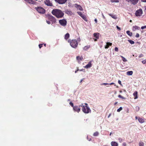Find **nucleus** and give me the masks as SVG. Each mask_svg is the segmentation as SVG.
Instances as JSON below:
<instances>
[{"mask_svg": "<svg viewBox=\"0 0 146 146\" xmlns=\"http://www.w3.org/2000/svg\"><path fill=\"white\" fill-rule=\"evenodd\" d=\"M133 95L135 97V99H136L137 98V91L135 92L133 94Z\"/></svg>", "mask_w": 146, "mask_h": 146, "instance_id": "21", "label": "nucleus"}, {"mask_svg": "<svg viewBox=\"0 0 146 146\" xmlns=\"http://www.w3.org/2000/svg\"><path fill=\"white\" fill-rule=\"evenodd\" d=\"M128 41L129 42V43L131 44H133L134 43V42L131 40H128Z\"/></svg>", "mask_w": 146, "mask_h": 146, "instance_id": "31", "label": "nucleus"}, {"mask_svg": "<svg viewBox=\"0 0 146 146\" xmlns=\"http://www.w3.org/2000/svg\"><path fill=\"white\" fill-rule=\"evenodd\" d=\"M77 13L85 21H87V20L86 19V16L85 15L82 13L81 12H78Z\"/></svg>", "mask_w": 146, "mask_h": 146, "instance_id": "7", "label": "nucleus"}, {"mask_svg": "<svg viewBox=\"0 0 146 146\" xmlns=\"http://www.w3.org/2000/svg\"><path fill=\"white\" fill-rule=\"evenodd\" d=\"M60 24L62 26L65 27L67 24V21L65 19H63L59 20Z\"/></svg>", "mask_w": 146, "mask_h": 146, "instance_id": "5", "label": "nucleus"}, {"mask_svg": "<svg viewBox=\"0 0 146 146\" xmlns=\"http://www.w3.org/2000/svg\"><path fill=\"white\" fill-rule=\"evenodd\" d=\"M125 1L132 4L135 5L137 3L139 0H125Z\"/></svg>", "mask_w": 146, "mask_h": 146, "instance_id": "9", "label": "nucleus"}, {"mask_svg": "<svg viewBox=\"0 0 146 146\" xmlns=\"http://www.w3.org/2000/svg\"><path fill=\"white\" fill-rule=\"evenodd\" d=\"M49 20L52 22V23H56V20L54 17L52 15H50L48 17Z\"/></svg>", "mask_w": 146, "mask_h": 146, "instance_id": "6", "label": "nucleus"}, {"mask_svg": "<svg viewBox=\"0 0 146 146\" xmlns=\"http://www.w3.org/2000/svg\"><path fill=\"white\" fill-rule=\"evenodd\" d=\"M94 21L95 22H96V23H97V19H94Z\"/></svg>", "mask_w": 146, "mask_h": 146, "instance_id": "53", "label": "nucleus"}, {"mask_svg": "<svg viewBox=\"0 0 146 146\" xmlns=\"http://www.w3.org/2000/svg\"><path fill=\"white\" fill-rule=\"evenodd\" d=\"M109 85V84L108 83H103L102 84H101V85H104L105 86H106V85Z\"/></svg>", "mask_w": 146, "mask_h": 146, "instance_id": "38", "label": "nucleus"}, {"mask_svg": "<svg viewBox=\"0 0 146 146\" xmlns=\"http://www.w3.org/2000/svg\"><path fill=\"white\" fill-rule=\"evenodd\" d=\"M142 2H146V0H141Z\"/></svg>", "mask_w": 146, "mask_h": 146, "instance_id": "54", "label": "nucleus"}, {"mask_svg": "<svg viewBox=\"0 0 146 146\" xmlns=\"http://www.w3.org/2000/svg\"><path fill=\"white\" fill-rule=\"evenodd\" d=\"M122 146H126V144L125 143H123L122 144Z\"/></svg>", "mask_w": 146, "mask_h": 146, "instance_id": "46", "label": "nucleus"}, {"mask_svg": "<svg viewBox=\"0 0 146 146\" xmlns=\"http://www.w3.org/2000/svg\"><path fill=\"white\" fill-rule=\"evenodd\" d=\"M112 43L110 42H107L106 43V45L105 46V48L106 49L108 48L109 46H111L112 45Z\"/></svg>", "mask_w": 146, "mask_h": 146, "instance_id": "17", "label": "nucleus"}, {"mask_svg": "<svg viewBox=\"0 0 146 146\" xmlns=\"http://www.w3.org/2000/svg\"><path fill=\"white\" fill-rule=\"evenodd\" d=\"M139 146H144V143L142 141H140L139 142Z\"/></svg>", "mask_w": 146, "mask_h": 146, "instance_id": "25", "label": "nucleus"}, {"mask_svg": "<svg viewBox=\"0 0 146 146\" xmlns=\"http://www.w3.org/2000/svg\"><path fill=\"white\" fill-rule=\"evenodd\" d=\"M119 140L120 142H121L123 141V139L121 138H119Z\"/></svg>", "mask_w": 146, "mask_h": 146, "instance_id": "45", "label": "nucleus"}, {"mask_svg": "<svg viewBox=\"0 0 146 146\" xmlns=\"http://www.w3.org/2000/svg\"><path fill=\"white\" fill-rule=\"evenodd\" d=\"M76 70L75 72V73H76L78 71V70Z\"/></svg>", "mask_w": 146, "mask_h": 146, "instance_id": "58", "label": "nucleus"}, {"mask_svg": "<svg viewBox=\"0 0 146 146\" xmlns=\"http://www.w3.org/2000/svg\"><path fill=\"white\" fill-rule=\"evenodd\" d=\"M118 83L120 84H121V82L120 80H119L118 81Z\"/></svg>", "mask_w": 146, "mask_h": 146, "instance_id": "50", "label": "nucleus"}, {"mask_svg": "<svg viewBox=\"0 0 146 146\" xmlns=\"http://www.w3.org/2000/svg\"><path fill=\"white\" fill-rule=\"evenodd\" d=\"M146 28V26H142L141 27V29H144Z\"/></svg>", "mask_w": 146, "mask_h": 146, "instance_id": "42", "label": "nucleus"}, {"mask_svg": "<svg viewBox=\"0 0 146 146\" xmlns=\"http://www.w3.org/2000/svg\"><path fill=\"white\" fill-rule=\"evenodd\" d=\"M35 9L40 14H44L45 13L44 9L40 7H36Z\"/></svg>", "mask_w": 146, "mask_h": 146, "instance_id": "4", "label": "nucleus"}, {"mask_svg": "<svg viewBox=\"0 0 146 146\" xmlns=\"http://www.w3.org/2000/svg\"><path fill=\"white\" fill-rule=\"evenodd\" d=\"M75 7L78 9H79L80 11H82L83 8L81 6L79 5H78L77 4H75L74 5Z\"/></svg>", "mask_w": 146, "mask_h": 146, "instance_id": "15", "label": "nucleus"}, {"mask_svg": "<svg viewBox=\"0 0 146 146\" xmlns=\"http://www.w3.org/2000/svg\"><path fill=\"white\" fill-rule=\"evenodd\" d=\"M70 99H69L68 100V101H70Z\"/></svg>", "mask_w": 146, "mask_h": 146, "instance_id": "64", "label": "nucleus"}, {"mask_svg": "<svg viewBox=\"0 0 146 146\" xmlns=\"http://www.w3.org/2000/svg\"><path fill=\"white\" fill-rule=\"evenodd\" d=\"M73 110L74 111L78 113L79 112L80 110L79 107L77 106H75L73 108Z\"/></svg>", "mask_w": 146, "mask_h": 146, "instance_id": "11", "label": "nucleus"}, {"mask_svg": "<svg viewBox=\"0 0 146 146\" xmlns=\"http://www.w3.org/2000/svg\"><path fill=\"white\" fill-rule=\"evenodd\" d=\"M80 40H81V39H80V38H77V40H76V41H77V42L78 41V42H80Z\"/></svg>", "mask_w": 146, "mask_h": 146, "instance_id": "44", "label": "nucleus"}, {"mask_svg": "<svg viewBox=\"0 0 146 146\" xmlns=\"http://www.w3.org/2000/svg\"><path fill=\"white\" fill-rule=\"evenodd\" d=\"M139 34L138 33H137L136 34V35H135V37H136V38H138L139 37Z\"/></svg>", "mask_w": 146, "mask_h": 146, "instance_id": "40", "label": "nucleus"}, {"mask_svg": "<svg viewBox=\"0 0 146 146\" xmlns=\"http://www.w3.org/2000/svg\"><path fill=\"white\" fill-rule=\"evenodd\" d=\"M139 110V106H137L136 107V110L137 111H138Z\"/></svg>", "mask_w": 146, "mask_h": 146, "instance_id": "37", "label": "nucleus"}, {"mask_svg": "<svg viewBox=\"0 0 146 146\" xmlns=\"http://www.w3.org/2000/svg\"><path fill=\"white\" fill-rule=\"evenodd\" d=\"M142 63L143 64H145L146 63V60H144L142 61Z\"/></svg>", "mask_w": 146, "mask_h": 146, "instance_id": "43", "label": "nucleus"}, {"mask_svg": "<svg viewBox=\"0 0 146 146\" xmlns=\"http://www.w3.org/2000/svg\"><path fill=\"white\" fill-rule=\"evenodd\" d=\"M102 17H103V19H105L106 18L103 13L102 14Z\"/></svg>", "mask_w": 146, "mask_h": 146, "instance_id": "51", "label": "nucleus"}, {"mask_svg": "<svg viewBox=\"0 0 146 146\" xmlns=\"http://www.w3.org/2000/svg\"><path fill=\"white\" fill-rule=\"evenodd\" d=\"M116 27L117 28V29L119 30V31L120 30H121V29L120 27H118L117 26H116Z\"/></svg>", "mask_w": 146, "mask_h": 146, "instance_id": "49", "label": "nucleus"}, {"mask_svg": "<svg viewBox=\"0 0 146 146\" xmlns=\"http://www.w3.org/2000/svg\"><path fill=\"white\" fill-rule=\"evenodd\" d=\"M114 84V83H111L110 84H109L111 85H112V84Z\"/></svg>", "mask_w": 146, "mask_h": 146, "instance_id": "57", "label": "nucleus"}, {"mask_svg": "<svg viewBox=\"0 0 146 146\" xmlns=\"http://www.w3.org/2000/svg\"><path fill=\"white\" fill-rule=\"evenodd\" d=\"M42 44H40L39 45V47L40 48L42 47Z\"/></svg>", "mask_w": 146, "mask_h": 146, "instance_id": "47", "label": "nucleus"}, {"mask_svg": "<svg viewBox=\"0 0 146 146\" xmlns=\"http://www.w3.org/2000/svg\"><path fill=\"white\" fill-rule=\"evenodd\" d=\"M140 29V28L139 27L137 26H135L133 27L132 30L133 31H135L136 30H139Z\"/></svg>", "mask_w": 146, "mask_h": 146, "instance_id": "18", "label": "nucleus"}, {"mask_svg": "<svg viewBox=\"0 0 146 146\" xmlns=\"http://www.w3.org/2000/svg\"><path fill=\"white\" fill-rule=\"evenodd\" d=\"M46 23L48 24H50V21H46Z\"/></svg>", "mask_w": 146, "mask_h": 146, "instance_id": "48", "label": "nucleus"}, {"mask_svg": "<svg viewBox=\"0 0 146 146\" xmlns=\"http://www.w3.org/2000/svg\"><path fill=\"white\" fill-rule=\"evenodd\" d=\"M85 106L83 105L82 103L79 106H81L82 108V111L85 113H90L91 111L89 107L88 106V104L85 103L84 104Z\"/></svg>", "mask_w": 146, "mask_h": 146, "instance_id": "2", "label": "nucleus"}, {"mask_svg": "<svg viewBox=\"0 0 146 146\" xmlns=\"http://www.w3.org/2000/svg\"><path fill=\"white\" fill-rule=\"evenodd\" d=\"M135 118V119H138V118H137V116H136Z\"/></svg>", "mask_w": 146, "mask_h": 146, "instance_id": "60", "label": "nucleus"}, {"mask_svg": "<svg viewBox=\"0 0 146 146\" xmlns=\"http://www.w3.org/2000/svg\"><path fill=\"white\" fill-rule=\"evenodd\" d=\"M111 145L112 146H118V144L115 141H112L111 142Z\"/></svg>", "mask_w": 146, "mask_h": 146, "instance_id": "19", "label": "nucleus"}, {"mask_svg": "<svg viewBox=\"0 0 146 146\" xmlns=\"http://www.w3.org/2000/svg\"><path fill=\"white\" fill-rule=\"evenodd\" d=\"M70 40H68V42H70Z\"/></svg>", "mask_w": 146, "mask_h": 146, "instance_id": "62", "label": "nucleus"}, {"mask_svg": "<svg viewBox=\"0 0 146 146\" xmlns=\"http://www.w3.org/2000/svg\"><path fill=\"white\" fill-rule=\"evenodd\" d=\"M83 69H81V70H80V71H83Z\"/></svg>", "mask_w": 146, "mask_h": 146, "instance_id": "61", "label": "nucleus"}, {"mask_svg": "<svg viewBox=\"0 0 146 146\" xmlns=\"http://www.w3.org/2000/svg\"><path fill=\"white\" fill-rule=\"evenodd\" d=\"M118 48L117 47H115V48L114 50L115 51L118 52Z\"/></svg>", "mask_w": 146, "mask_h": 146, "instance_id": "39", "label": "nucleus"}, {"mask_svg": "<svg viewBox=\"0 0 146 146\" xmlns=\"http://www.w3.org/2000/svg\"><path fill=\"white\" fill-rule=\"evenodd\" d=\"M25 1L29 3L30 1L29 0H25Z\"/></svg>", "mask_w": 146, "mask_h": 146, "instance_id": "52", "label": "nucleus"}, {"mask_svg": "<svg viewBox=\"0 0 146 146\" xmlns=\"http://www.w3.org/2000/svg\"><path fill=\"white\" fill-rule=\"evenodd\" d=\"M83 79H81V80H80V83H81V82H82V81H83Z\"/></svg>", "mask_w": 146, "mask_h": 146, "instance_id": "56", "label": "nucleus"}, {"mask_svg": "<svg viewBox=\"0 0 146 146\" xmlns=\"http://www.w3.org/2000/svg\"><path fill=\"white\" fill-rule=\"evenodd\" d=\"M70 46L74 48H76L78 46V42L76 39L72 40L70 43Z\"/></svg>", "mask_w": 146, "mask_h": 146, "instance_id": "3", "label": "nucleus"}, {"mask_svg": "<svg viewBox=\"0 0 146 146\" xmlns=\"http://www.w3.org/2000/svg\"><path fill=\"white\" fill-rule=\"evenodd\" d=\"M51 13L53 15L55 16L57 18H62L64 15V13L62 11L57 9H53Z\"/></svg>", "mask_w": 146, "mask_h": 146, "instance_id": "1", "label": "nucleus"}, {"mask_svg": "<svg viewBox=\"0 0 146 146\" xmlns=\"http://www.w3.org/2000/svg\"><path fill=\"white\" fill-rule=\"evenodd\" d=\"M69 104L73 108L74 106L73 104L71 102H70Z\"/></svg>", "mask_w": 146, "mask_h": 146, "instance_id": "36", "label": "nucleus"}, {"mask_svg": "<svg viewBox=\"0 0 146 146\" xmlns=\"http://www.w3.org/2000/svg\"><path fill=\"white\" fill-rule=\"evenodd\" d=\"M117 102H116L114 104L115 105H116V104H117Z\"/></svg>", "mask_w": 146, "mask_h": 146, "instance_id": "63", "label": "nucleus"}, {"mask_svg": "<svg viewBox=\"0 0 146 146\" xmlns=\"http://www.w3.org/2000/svg\"><path fill=\"white\" fill-rule=\"evenodd\" d=\"M138 120L139 122L141 123H143L145 121L144 119L141 118H138Z\"/></svg>", "mask_w": 146, "mask_h": 146, "instance_id": "20", "label": "nucleus"}, {"mask_svg": "<svg viewBox=\"0 0 146 146\" xmlns=\"http://www.w3.org/2000/svg\"><path fill=\"white\" fill-rule=\"evenodd\" d=\"M44 3L48 6H52L53 5L52 3L49 0H45L44 1Z\"/></svg>", "mask_w": 146, "mask_h": 146, "instance_id": "10", "label": "nucleus"}, {"mask_svg": "<svg viewBox=\"0 0 146 146\" xmlns=\"http://www.w3.org/2000/svg\"><path fill=\"white\" fill-rule=\"evenodd\" d=\"M121 57L122 58V60L123 62H125L127 61V60L123 56H121Z\"/></svg>", "mask_w": 146, "mask_h": 146, "instance_id": "29", "label": "nucleus"}, {"mask_svg": "<svg viewBox=\"0 0 146 146\" xmlns=\"http://www.w3.org/2000/svg\"><path fill=\"white\" fill-rule=\"evenodd\" d=\"M119 36L120 37H121L122 36V35H120Z\"/></svg>", "mask_w": 146, "mask_h": 146, "instance_id": "59", "label": "nucleus"}, {"mask_svg": "<svg viewBox=\"0 0 146 146\" xmlns=\"http://www.w3.org/2000/svg\"><path fill=\"white\" fill-rule=\"evenodd\" d=\"M90 47V45H87L84 46V47L83 48V49L86 50L88 49Z\"/></svg>", "mask_w": 146, "mask_h": 146, "instance_id": "26", "label": "nucleus"}, {"mask_svg": "<svg viewBox=\"0 0 146 146\" xmlns=\"http://www.w3.org/2000/svg\"><path fill=\"white\" fill-rule=\"evenodd\" d=\"M66 13L68 15H72V12L71 11H67V12Z\"/></svg>", "mask_w": 146, "mask_h": 146, "instance_id": "33", "label": "nucleus"}, {"mask_svg": "<svg viewBox=\"0 0 146 146\" xmlns=\"http://www.w3.org/2000/svg\"><path fill=\"white\" fill-rule=\"evenodd\" d=\"M76 60L78 63H81V61L82 60L83 58L82 56H78L76 57Z\"/></svg>", "mask_w": 146, "mask_h": 146, "instance_id": "13", "label": "nucleus"}, {"mask_svg": "<svg viewBox=\"0 0 146 146\" xmlns=\"http://www.w3.org/2000/svg\"><path fill=\"white\" fill-rule=\"evenodd\" d=\"M87 139H88V140H89V141H90V140H91V138H90V139H89V138H88V137H87Z\"/></svg>", "mask_w": 146, "mask_h": 146, "instance_id": "55", "label": "nucleus"}, {"mask_svg": "<svg viewBox=\"0 0 146 146\" xmlns=\"http://www.w3.org/2000/svg\"><path fill=\"white\" fill-rule=\"evenodd\" d=\"M55 1L60 4H64L67 0H55Z\"/></svg>", "mask_w": 146, "mask_h": 146, "instance_id": "12", "label": "nucleus"}, {"mask_svg": "<svg viewBox=\"0 0 146 146\" xmlns=\"http://www.w3.org/2000/svg\"><path fill=\"white\" fill-rule=\"evenodd\" d=\"M118 97L119 98H121L122 99H125V98L124 97H123V96H121V95H119L118 96Z\"/></svg>", "mask_w": 146, "mask_h": 146, "instance_id": "34", "label": "nucleus"}, {"mask_svg": "<svg viewBox=\"0 0 146 146\" xmlns=\"http://www.w3.org/2000/svg\"><path fill=\"white\" fill-rule=\"evenodd\" d=\"M94 37L96 39H94L95 41H96L97 39L99 38V33H95L94 34Z\"/></svg>", "mask_w": 146, "mask_h": 146, "instance_id": "14", "label": "nucleus"}, {"mask_svg": "<svg viewBox=\"0 0 146 146\" xmlns=\"http://www.w3.org/2000/svg\"><path fill=\"white\" fill-rule=\"evenodd\" d=\"M70 37V35L68 33H67L65 35L64 38L67 40Z\"/></svg>", "mask_w": 146, "mask_h": 146, "instance_id": "23", "label": "nucleus"}, {"mask_svg": "<svg viewBox=\"0 0 146 146\" xmlns=\"http://www.w3.org/2000/svg\"><path fill=\"white\" fill-rule=\"evenodd\" d=\"M30 1L29 3L31 4H33L34 3V1L33 0H29Z\"/></svg>", "mask_w": 146, "mask_h": 146, "instance_id": "35", "label": "nucleus"}, {"mask_svg": "<svg viewBox=\"0 0 146 146\" xmlns=\"http://www.w3.org/2000/svg\"><path fill=\"white\" fill-rule=\"evenodd\" d=\"M143 12L141 9L137 11L135 13V14L137 16H140L142 14Z\"/></svg>", "mask_w": 146, "mask_h": 146, "instance_id": "8", "label": "nucleus"}, {"mask_svg": "<svg viewBox=\"0 0 146 146\" xmlns=\"http://www.w3.org/2000/svg\"><path fill=\"white\" fill-rule=\"evenodd\" d=\"M143 55L142 54H141L139 55V58H140L141 57H143Z\"/></svg>", "mask_w": 146, "mask_h": 146, "instance_id": "41", "label": "nucleus"}, {"mask_svg": "<svg viewBox=\"0 0 146 146\" xmlns=\"http://www.w3.org/2000/svg\"><path fill=\"white\" fill-rule=\"evenodd\" d=\"M109 15L114 19H116L117 18V17L115 15H112L110 14H109Z\"/></svg>", "mask_w": 146, "mask_h": 146, "instance_id": "22", "label": "nucleus"}, {"mask_svg": "<svg viewBox=\"0 0 146 146\" xmlns=\"http://www.w3.org/2000/svg\"><path fill=\"white\" fill-rule=\"evenodd\" d=\"M92 66V64H91V61H90L89 62L88 64H87L84 67L87 69L90 68Z\"/></svg>", "mask_w": 146, "mask_h": 146, "instance_id": "16", "label": "nucleus"}, {"mask_svg": "<svg viewBox=\"0 0 146 146\" xmlns=\"http://www.w3.org/2000/svg\"><path fill=\"white\" fill-rule=\"evenodd\" d=\"M122 110V108L121 107H120L119 108L117 109V111L118 112H120Z\"/></svg>", "mask_w": 146, "mask_h": 146, "instance_id": "32", "label": "nucleus"}, {"mask_svg": "<svg viewBox=\"0 0 146 146\" xmlns=\"http://www.w3.org/2000/svg\"><path fill=\"white\" fill-rule=\"evenodd\" d=\"M127 34L129 36H131L132 35V33L131 32L129 31H126Z\"/></svg>", "mask_w": 146, "mask_h": 146, "instance_id": "27", "label": "nucleus"}, {"mask_svg": "<svg viewBox=\"0 0 146 146\" xmlns=\"http://www.w3.org/2000/svg\"><path fill=\"white\" fill-rule=\"evenodd\" d=\"M127 74L128 76L132 75L133 74V72L132 71H129L127 72Z\"/></svg>", "mask_w": 146, "mask_h": 146, "instance_id": "24", "label": "nucleus"}, {"mask_svg": "<svg viewBox=\"0 0 146 146\" xmlns=\"http://www.w3.org/2000/svg\"><path fill=\"white\" fill-rule=\"evenodd\" d=\"M99 134V133L98 132H95L94 134L93 135L94 136H97Z\"/></svg>", "mask_w": 146, "mask_h": 146, "instance_id": "30", "label": "nucleus"}, {"mask_svg": "<svg viewBox=\"0 0 146 146\" xmlns=\"http://www.w3.org/2000/svg\"><path fill=\"white\" fill-rule=\"evenodd\" d=\"M112 3H118L119 2V0H110Z\"/></svg>", "mask_w": 146, "mask_h": 146, "instance_id": "28", "label": "nucleus"}]
</instances>
